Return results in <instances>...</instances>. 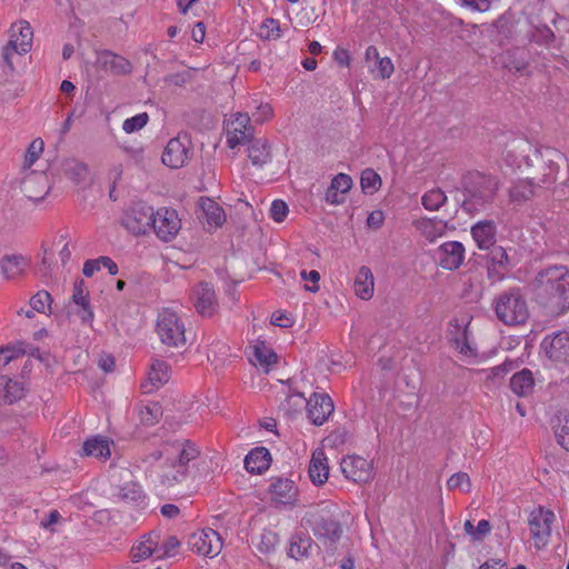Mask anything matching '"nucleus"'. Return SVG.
Masks as SVG:
<instances>
[{
	"instance_id": "nucleus-1",
	"label": "nucleus",
	"mask_w": 569,
	"mask_h": 569,
	"mask_svg": "<svg viewBox=\"0 0 569 569\" xmlns=\"http://www.w3.org/2000/svg\"><path fill=\"white\" fill-rule=\"evenodd\" d=\"M536 291L540 301L552 312L562 313L569 309V269L552 266L536 277Z\"/></svg>"
},
{
	"instance_id": "nucleus-2",
	"label": "nucleus",
	"mask_w": 569,
	"mask_h": 569,
	"mask_svg": "<svg viewBox=\"0 0 569 569\" xmlns=\"http://www.w3.org/2000/svg\"><path fill=\"white\" fill-rule=\"evenodd\" d=\"M200 456L199 448L187 439H180L172 460L166 461L158 475L159 486L173 488L188 482L194 476L193 461Z\"/></svg>"
},
{
	"instance_id": "nucleus-3",
	"label": "nucleus",
	"mask_w": 569,
	"mask_h": 569,
	"mask_svg": "<svg viewBox=\"0 0 569 569\" xmlns=\"http://www.w3.org/2000/svg\"><path fill=\"white\" fill-rule=\"evenodd\" d=\"M497 177L479 171L468 172L462 179L465 199L462 209L469 213L483 210L492 203L499 189Z\"/></svg>"
},
{
	"instance_id": "nucleus-4",
	"label": "nucleus",
	"mask_w": 569,
	"mask_h": 569,
	"mask_svg": "<svg viewBox=\"0 0 569 569\" xmlns=\"http://www.w3.org/2000/svg\"><path fill=\"white\" fill-rule=\"evenodd\" d=\"M493 308L496 317L506 326H521L529 319L528 302L520 288H511L499 293Z\"/></svg>"
},
{
	"instance_id": "nucleus-5",
	"label": "nucleus",
	"mask_w": 569,
	"mask_h": 569,
	"mask_svg": "<svg viewBox=\"0 0 569 569\" xmlns=\"http://www.w3.org/2000/svg\"><path fill=\"white\" fill-rule=\"evenodd\" d=\"M156 331L160 341L167 347L179 349L187 345L186 325L181 317L170 308L159 311Z\"/></svg>"
},
{
	"instance_id": "nucleus-6",
	"label": "nucleus",
	"mask_w": 569,
	"mask_h": 569,
	"mask_svg": "<svg viewBox=\"0 0 569 569\" xmlns=\"http://www.w3.org/2000/svg\"><path fill=\"white\" fill-rule=\"evenodd\" d=\"M154 217L156 212L152 207L138 202L124 212L121 223L132 234L140 236L152 228Z\"/></svg>"
},
{
	"instance_id": "nucleus-7",
	"label": "nucleus",
	"mask_w": 569,
	"mask_h": 569,
	"mask_svg": "<svg viewBox=\"0 0 569 569\" xmlns=\"http://www.w3.org/2000/svg\"><path fill=\"white\" fill-rule=\"evenodd\" d=\"M191 153V141L188 134H178L167 143L161 160L164 166L179 169L187 163Z\"/></svg>"
},
{
	"instance_id": "nucleus-8",
	"label": "nucleus",
	"mask_w": 569,
	"mask_h": 569,
	"mask_svg": "<svg viewBox=\"0 0 569 569\" xmlns=\"http://www.w3.org/2000/svg\"><path fill=\"white\" fill-rule=\"evenodd\" d=\"M188 546L193 552L212 558L221 552L222 539L217 531L207 528L189 535Z\"/></svg>"
},
{
	"instance_id": "nucleus-9",
	"label": "nucleus",
	"mask_w": 569,
	"mask_h": 569,
	"mask_svg": "<svg viewBox=\"0 0 569 569\" xmlns=\"http://www.w3.org/2000/svg\"><path fill=\"white\" fill-rule=\"evenodd\" d=\"M181 228V220L173 209L160 208L156 211L152 229L163 241L172 240Z\"/></svg>"
},
{
	"instance_id": "nucleus-10",
	"label": "nucleus",
	"mask_w": 569,
	"mask_h": 569,
	"mask_svg": "<svg viewBox=\"0 0 569 569\" xmlns=\"http://www.w3.org/2000/svg\"><path fill=\"white\" fill-rule=\"evenodd\" d=\"M227 144L233 149L237 146L247 143L253 138V128L250 126L248 113H237L234 119L227 123Z\"/></svg>"
},
{
	"instance_id": "nucleus-11",
	"label": "nucleus",
	"mask_w": 569,
	"mask_h": 569,
	"mask_svg": "<svg viewBox=\"0 0 569 569\" xmlns=\"http://www.w3.org/2000/svg\"><path fill=\"white\" fill-rule=\"evenodd\" d=\"M555 513L548 509L539 507L529 516V528L531 538L536 546L545 545L551 533V525L555 521Z\"/></svg>"
},
{
	"instance_id": "nucleus-12",
	"label": "nucleus",
	"mask_w": 569,
	"mask_h": 569,
	"mask_svg": "<svg viewBox=\"0 0 569 569\" xmlns=\"http://www.w3.org/2000/svg\"><path fill=\"white\" fill-rule=\"evenodd\" d=\"M340 467L345 477L353 482H368L373 476L371 462L357 455L345 457Z\"/></svg>"
},
{
	"instance_id": "nucleus-13",
	"label": "nucleus",
	"mask_w": 569,
	"mask_h": 569,
	"mask_svg": "<svg viewBox=\"0 0 569 569\" xmlns=\"http://www.w3.org/2000/svg\"><path fill=\"white\" fill-rule=\"evenodd\" d=\"M50 182L43 171H30L21 181L24 196L33 201H40L50 190Z\"/></svg>"
},
{
	"instance_id": "nucleus-14",
	"label": "nucleus",
	"mask_w": 569,
	"mask_h": 569,
	"mask_svg": "<svg viewBox=\"0 0 569 569\" xmlns=\"http://www.w3.org/2000/svg\"><path fill=\"white\" fill-rule=\"evenodd\" d=\"M131 476V471L127 468L116 469L112 473L113 481H124L122 486L118 485L117 492V497L124 502H138L143 498L141 487L134 481H129Z\"/></svg>"
},
{
	"instance_id": "nucleus-15",
	"label": "nucleus",
	"mask_w": 569,
	"mask_h": 569,
	"mask_svg": "<svg viewBox=\"0 0 569 569\" xmlns=\"http://www.w3.org/2000/svg\"><path fill=\"white\" fill-rule=\"evenodd\" d=\"M308 418L316 426L323 425L333 412L335 406L326 393H313L306 405Z\"/></svg>"
},
{
	"instance_id": "nucleus-16",
	"label": "nucleus",
	"mask_w": 569,
	"mask_h": 569,
	"mask_svg": "<svg viewBox=\"0 0 569 569\" xmlns=\"http://www.w3.org/2000/svg\"><path fill=\"white\" fill-rule=\"evenodd\" d=\"M436 257L442 268L456 270L465 260V247L458 241L445 242L436 250Z\"/></svg>"
},
{
	"instance_id": "nucleus-17",
	"label": "nucleus",
	"mask_w": 569,
	"mask_h": 569,
	"mask_svg": "<svg viewBox=\"0 0 569 569\" xmlns=\"http://www.w3.org/2000/svg\"><path fill=\"white\" fill-rule=\"evenodd\" d=\"M542 348L549 359L557 362L569 361V332L561 331L542 341Z\"/></svg>"
},
{
	"instance_id": "nucleus-18",
	"label": "nucleus",
	"mask_w": 569,
	"mask_h": 569,
	"mask_svg": "<svg viewBox=\"0 0 569 569\" xmlns=\"http://www.w3.org/2000/svg\"><path fill=\"white\" fill-rule=\"evenodd\" d=\"M96 63L98 68L116 76L129 74L132 71L128 59L109 50L98 52Z\"/></svg>"
},
{
	"instance_id": "nucleus-19",
	"label": "nucleus",
	"mask_w": 569,
	"mask_h": 569,
	"mask_svg": "<svg viewBox=\"0 0 569 569\" xmlns=\"http://www.w3.org/2000/svg\"><path fill=\"white\" fill-rule=\"evenodd\" d=\"M194 308L203 317H211L217 310L218 303L213 287L208 282H201L193 289Z\"/></svg>"
},
{
	"instance_id": "nucleus-20",
	"label": "nucleus",
	"mask_w": 569,
	"mask_h": 569,
	"mask_svg": "<svg viewBox=\"0 0 569 569\" xmlns=\"http://www.w3.org/2000/svg\"><path fill=\"white\" fill-rule=\"evenodd\" d=\"M10 44L16 53L23 54L31 50L33 32L27 21L13 23L10 29Z\"/></svg>"
},
{
	"instance_id": "nucleus-21",
	"label": "nucleus",
	"mask_w": 569,
	"mask_h": 569,
	"mask_svg": "<svg viewBox=\"0 0 569 569\" xmlns=\"http://www.w3.org/2000/svg\"><path fill=\"white\" fill-rule=\"evenodd\" d=\"M269 491L272 502L277 505H293L297 501L298 488L290 479H276L271 482Z\"/></svg>"
},
{
	"instance_id": "nucleus-22",
	"label": "nucleus",
	"mask_w": 569,
	"mask_h": 569,
	"mask_svg": "<svg viewBox=\"0 0 569 569\" xmlns=\"http://www.w3.org/2000/svg\"><path fill=\"white\" fill-rule=\"evenodd\" d=\"M488 276L492 280H501L511 266L505 248L492 246L488 253Z\"/></svg>"
},
{
	"instance_id": "nucleus-23",
	"label": "nucleus",
	"mask_w": 569,
	"mask_h": 569,
	"mask_svg": "<svg viewBox=\"0 0 569 569\" xmlns=\"http://www.w3.org/2000/svg\"><path fill=\"white\" fill-rule=\"evenodd\" d=\"M308 475L315 486H322L327 482L329 477V466L328 459L322 449L313 451L309 462Z\"/></svg>"
},
{
	"instance_id": "nucleus-24",
	"label": "nucleus",
	"mask_w": 569,
	"mask_h": 569,
	"mask_svg": "<svg viewBox=\"0 0 569 569\" xmlns=\"http://www.w3.org/2000/svg\"><path fill=\"white\" fill-rule=\"evenodd\" d=\"M497 227L492 220H482L471 228V234L481 250H489L496 243Z\"/></svg>"
},
{
	"instance_id": "nucleus-25",
	"label": "nucleus",
	"mask_w": 569,
	"mask_h": 569,
	"mask_svg": "<svg viewBox=\"0 0 569 569\" xmlns=\"http://www.w3.org/2000/svg\"><path fill=\"white\" fill-rule=\"evenodd\" d=\"M170 378L169 366L162 360L154 359L150 366L148 373V380L141 387L144 393H150L156 389H159Z\"/></svg>"
},
{
	"instance_id": "nucleus-26",
	"label": "nucleus",
	"mask_w": 569,
	"mask_h": 569,
	"mask_svg": "<svg viewBox=\"0 0 569 569\" xmlns=\"http://www.w3.org/2000/svg\"><path fill=\"white\" fill-rule=\"evenodd\" d=\"M271 462V455L264 447L252 449L244 458V468L250 473H262Z\"/></svg>"
},
{
	"instance_id": "nucleus-27",
	"label": "nucleus",
	"mask_w": 569,
	"mask_h": 569,
	"mask_svg": "<svg viewBox=\"0 0 569 569\" xmlns=\"http://www.w3.org/2000/svg\"><path fill=\"white\" fill-rule=\"evenodd\" d=\"M248 142V158L253 166L262 167L271 161V146L266 139L251 138Z\"/></svg>"
},
{
	"instance_id": "nucleus-28",
	"label": "nucleus",
	"mask_w": 569,
	"mask_h": 569,
	"mask_svg": "<svg viewBox=\"0 0 569 569\" xmlns=\"http://www.w3.org/2000/svg\"><path fill=\"white\" fill-rule=\"evenodd\" d=\"M536 196V187L531 180L516 181L509 189V201L515 207H520Z\"/></svg>"
},
{
	"instance_id": "nucleus-29",
	"label": "nucleus",
	"mask_w": 569,
	"mask_h": 569,
	"mask_svg": "<svg viewBox=\"0 0 569 569\" xmlns=\"http://www.w3.org/2000/svg\"><path fill=\"white\" fill-rule=\"evenodd\" d=\"M88 291L86 283L82 279H78L73 286L72 301L80 307L78 316L83 322L90 321L93 318V312L89 307Z\"/></svg>"
},
{
	"instance_id": "nucleus-30",
	"label": "nucleus",
	"mask_w": 569,
	"mask_h": 569,
	"mask_svg": "<svg viewBox=\"0 0 569 569\" xmlns=\"http://www.w3.org/2000/svg\"><path fill=\"white\" fill-rule=\"evenodd\" d=\"M144 539L131 550L132 560L138 562L146 559L159 551L158 546L160 542L159 532L152 531L143 537Z\"/></svg>"
},
{
	"instance_id": "nucleus-31",
	"label": "nucleus",
	"mask_w": 569,
	"mask_h": 569,
	"mask_svg": "<svg viewBox=\"0 0 569 569\" xmlns=\"http://www.w3.org/2000/svg\"><path fill=\"white\" fill-rule=\"evenodd\" d=\"M510 388L519 397H528L535 388V379L529 369H522L510 379Z\"/></svg>"
},
{
	"instance_id": "nucleus-32",
	"label": "nucleus",
	"mask_w": 569,
	"mask_h": 569,
	"mask_svg": "<svg viewBox=\"0 0 569 569\" xmlns=\"http://www.w3.org/2000/svg\"><path fill=\"white\" fill-rule=\"evenodd\" d=\"M373 274L368 267H361L355 280V292L363 300H368L373 295Z\"/></svg>"
},
{
	"instance_id": "nucleus-33",
	"label": "nucleus",
	"mask_w": 569,
	"mask_h": 569,
	"mask_svg": "<svg viewBox=\"0 0 569 569\" xmlns=\"http://www.w3.org/2000/svg\"><path fill=\"white\" fill-rule=\"evenodd\" d=\"M83 453L88 457L107 459L110 457V441L106 437L97 436L83 443Z\"/></svg>"
},
{
	"instance_id": "nucleus-34",
	"label": "nucleus",
	"mask_w": 569,
	"mask_h": 569,
	"mask_svg": "<svg viewBox=\"0 0 569 569\" xmlns=\"http://www.w3.org/2000/svg\"><path fill=\"white\" fill-rule=\"evenodd\" d=\"M178 445H180V439L174 441H166L160 446V448L144 455L141 458V461L142 463L152 465L162 458H164L166 461L172 460L174 458V453L177 452Z\"/></svg>"
},
{
	"instance_id": "nucleus-35",
	"label": "nucleus",
	"mask_w": 569,
	"mask_h": 569,
	"mask_svg": "<svg viewBox=\"0 0 569 569\" xmlns=\"http://www.w3.org/2000/svg\"><path fill=\"white\" fill-rule=\"evenodd\" d=\"M200 207L207 221L212 227H221L226 221V214L223 209L213 200L201 198Z\"/></svg>"
},
{
	"instance_id": "nucleus-36",
	"label": "nucleus",
	"mask_w": 569,
	"mask_h": 569,
	"mask_svg": "<svg viewBox=\"0 0 569 569\" xmlns=\"http://www.w3.org/2000/svg\"><path fill=\"white\" fill-rule=\"evenodd\" d=\"M529 66L528 51L523 48H516L507 53L505 67L516 73H523Z\"/></svg>"
},
{
	"instance_id": "nucleus-37",
	"label": "nucleus",
	"mask_w": 569,
	"mask_h": 569,
	"mask_svg": "<svg viewBox=\"0 0 569 569\" xmlns=\"http://www.w3.org/2000/svg\"><path fill=\"white\" fill-rule=\"evenodd\" d=\"M61 170L74 183L84 181L88 176L87 164L73 158L63 160Z\"/></svg>"
},
{
	"instance_id": "nucleus-38",
	"label": "nucleus",
	"mask_w": 569,
	"mask_h": 569,
	"mask_svg": "<svg viewBox=\"0 0 569 569\" xmlns=\"http://www.w3.org/2000/svg\"><path fill=\"white\" fill-rule=\"evenodd\" d=\"M27 267L22 256H4L1 260V271L7 279H16L21 276Z\"/></svg>"
},
{
	"instance_id": "nucleus-39",
	"label": "nucleus",
	"mask_w": 569,
	"mask_h": 569,
	"mask_svg": "<svg viewBox=\"0 0 569 569\" xmlns=\"http://www.w3.org/2000/svg\"><path fill=\"white\" fill-rule=\"evenodd\" d=\"M416 227L428 240L433 241L443 233L446 224L441 220L423 218L416 221Z\"/></svg>"
},
{
	"instance_id": "nucleus-40",
	"label": "nucleus",
	"mask_w": 569,
	"mask_h": 569,
	"mask_svg": "<svg viewBox=\"0 0 569 569\" xmlns=\"http://www.w3.org/2000/svg\"><path fill=\"white\" fill-rule=\"evenodd\" d=\"M316 532L320 537L327 538L331 541H336L337 539L340 538L342 529L337 520L331 518H322L317 525Z\"/></svg>"
},
{
	"instance_id": "nucleus-41",
	"label": "nucleus",
	"mask_w": 569,
	"mask_h": 569,
	"mask_svg": "<svg viewBox=\"0 0 569 569\" xmlns=\"http://www.w3.org/2000/svg\"><path fill=\"white\" fill-rule=\"evenodd\" d=\"M0 386L3 385V393L2 400L7 405H12L17 400L23 397V388L18 381H12L11 379H7L6 376L0 377Z\"/></svg>"
},
{
	"instance_id": "nucleus-42",
	"label": "nucleus",
	"mask_w": 569,
	"mask_h": 569,
	"mask_svg": "<svg viewBox=\"0 0 569 569\" xmlns=\"http://www.w3.org/2000/svg\"><path fill=\"white\" fill-rule=\"evenodd\" d=\"M312 548V540L309 537L293 536L290 542L288 555L291 558L300 559L307 557Z\"/></svg>"
},
{
	"instance_id": "nucleus-43",
	"label": "nucleus",
	"mask_w": 569,
	"mask_h": 569,
	"mask_svg": "<svg viewBox=\"0 0 569 569\" xmlns=\"http://www.w3.org/2000/svg\"><path fill=\"white\" fill-rule=\"evenodd\" d=\"M447 199L448 198L442 190L431 189L422 196L421 203L425 209L429 211H437L447 202Z\"/></svg>"
},
{
	"instance_id": "nucleus-44",
	"label": "nucleus",
	"mask_w": 569,
	"mask_h": 569,
	"mask_svg": "<svg viewBox=\"0 0 569 569\" xmlns=\"http://www.w3.org/2000/svg\"><path fill=\"white\" fill-rule=\"evenodd\" d=\"M253 357L256 360V365L259 363L260 366L266 368H268L272 363H276L277 361V355L263 342H259L253 347Z\"/></svg>"
},
{
	"instance_id": "nucleus-45",
	"label": "nucleus",
	"mask_w": 569,
	"mask_h": 569,
	"mask_svg": "<svg viewBox=\"0 0 569 569\" xmlns=\"http://www.w3.org/2000/svg\"><path fill=\"white\" fill-rule=\"evenodd\" d=\"M360 183L366 193L372 194L381 187V178L372 169H366L361 173Z\"/></svg>"
},
{
	"instance_id": "nucleus-46",
	"label": "nucleus",
	"mask_w": 569,
	"mask_h": 569,
	"mask_svg": "<svg viewBox=\"0 0 569 569\" xmlns=\"http://www.w3.org/2000/svg\"><path fill=\"white\" fill-rule=\"evenodd\" d=\"M52 298L51 295L46 290L38 291L30 299V307L40 313L51 312Z\"/></svg>"
},
{
	"instance_id": "nucleus-47",
	"label": "nucleus",
	"mask_w": 569,
	"mask_h": 569,
	"mask_svg": "<svg viewBox=\"0 0 569 569\" xmlns=\"http://www.w3.org/2000/svg\"><path fill=\"white\" fill-rule=\"evenodd\" d=\"M43 146H44V143L40 138L34 139L29 144L26 156H24L23 166H22V169L24 171L29 170L32 167V164L39 159L40 154L43 151Z\"/></svg>"
},
{
	"instance_id": "nucleus-48",
	"label": "nucleus",
	"mask_w": 569,
	"mask_h": 569,
	"mask_svg": "<svg viewBox=\"0 0 569 569\" xmlns=\"http://www.w3.org/2000/svg\"><path fill=\"white\" fill-rule=\"evenodd\" d=\"M555 40V33L547 26L536 27L529 33V41L539 46H549Z\"/></svg>"
},
{
	"instance_id": "nucleus-49",
	"label": "nucleus",
	"mask_w": 569,
	"mask_h": 569,
	"mask_svg": "<svg viewBox=\"0 0 569 569\" xmlns=\"http://www.w3.org/2000/svg\"><path fill=\"white\" fill-rule=\"evenodd\" d=\"M555 436L557 442L569 451V418H558V423L555 426Z\"/></svg>"
},
{
	"instance_id": "nucleus-50",
	"label": "nucleus",
	"mask_w": 569,
	"mask_h": 569,
	"mask_svg": "<svg viewBox=\"0 0 569 569\" xmlns=\"http://www.w3.org/2000/svg\"><path fill=\"white\" fill-rule=\"evenodd\" d=\"M149 121L147 112L139 113L134 117L128 118L122 123V129L126 133H132L142 129Z\"/></svg>"
},
{
	"instance_id": "nucleus-51",
	"label": "nucleus",
	"mask_w": 569,
	"mask_h": 569,
	"mask_svg": "<svg viewBox=\"0 0 569 569\" xmlns=\"http://www.w3.org/2000/svg\"><path fill=\"white\" fill-rule=\"evenodd\" d=\"M307 401L302 393H292L281 403V408L288 413L298 412L306 407Z\"/></svg>"
},
{
	"instance_id": "nucleus-52",
	"label": "nucleus",
	"mask_w": 569,
	"mask_h": 569,
	"mask_svg": "<svg viewBox=\"0 0 569 569\" xmlns=\"http://www.w3.org/2000/svg\"><path fill=\"white\" fill-rule=\"evenodd\" d=\"M161 416V407L158 403L146 406L140 410V419L146 425H154Z\"/></svg>"
},
{
	"instance_id": "nucleus-53",
	"label": "nucleus",
	"mask_w": 569,
	"mask_h": 569,
	"mask_svg": "<svg viewBox=\"0 0 569 569\" xmlns=\"http://www.w3.org/2000/svg\"><path fill=\"white\" fill-rule=\"evenodd\" d=\"M280 24L274 19H266L261 26L260 34L266 39H278L280 38Z\"/></svg>"
},
{
	"instance_id": "nucleus-54",
	"label": "nucleus",
	"mask_w": 569,
	"mask_h": 569,
	"mask_svg": "<svg viewBox=\"0 0 569 569\" xmlns=\"http://www.w3.org/2000/svg\"><path fill=\"white\" fill-rule=\"evenodd\" d=\"M447 485L450 490L461 489L465 491H469L470 487H471L470 478L466 472H457V473L452 475L449 478Z\"/></svg>"
},
{
	"instance_id": "nucleus-55",
	"label": "nucleus",
	"mask_w": 569,
	"mask_h": 569,
	"mask_svg": "<svg viewBox=\"0 0 569 569\" xmlns=\"http://www.w3.org/2000/svg\"><path fill=\"white\" fill-rule=\"evenodd\" d=\"M330 187L332 190L346 194L352 187V179L348 174L339 173L332 179Z\"/></svg>"
},
{
	"instance_id": "nucleus-56",
	"label": "nucleus",
	"mask_w": 569,
	"mask_h": 569,
	"mask_svg": "<svg viewBox=\"0 0 569 569\" xmlns=\"http://www.w3.org/2000/svg\"><path fill=\"white\" fill-rule=\"evenodd\" d=\"M288 206L282 200H274L270 208V216L276 222H282L288 214Z\"/></svg>"
},
{
	"instance_id": "nucleus-57",
	"label": "nucleus",
	"mask_w": 569,
	"mask_h": 569,
	"mask_svg": "<svg viewBox=\"0 0 569 569\" xmlns=\"http://www.w3.org/2000/svg\"><path fill=\"white\" fill-rule=\"evenodd\" d=\"M378 67V76L381 79H389L393 73L395 67L390 58H380L375 62Z\"/></svg>"
},
{
	"instance_id": "nucleus-58",
	"label": "nucleus",
	"mask_w": 569,
	"mask_h": 569,
	"mask_svg": "<svg viewBox=\"0 0 569 569\" xmlns=\"http://www.w3.org/2000/svg\"><path fill=\"white\" fill-rule=\"evenodd\" d=\"M180 546V541L176 536H169L162 546V552L158 555L161 557H172L176 552V549Z\"/></svg>"
},
{
	"instance_id": "nucleus-59",
	"label": "nucleus",
	"mask_w": 569,
	"mask_h": 569,
	"mask_svg": "<svg viewBox=\"0 0 569 569\" xmlns=\"http://www.w3.org/2000/svg\"><path fill=\"white\" fill-rule=\"evenodd\" d=\"M461 3L473 11L486 12L490 9L491 0H460Z\"/></svg>"
},
{
	"instance_id": "nucleus-60",
	"label": "nucleus",
	"mask_w": 569,
	"mask_h": 569,
	"mask_svg": "<svg viewBox=\"0 0 569 569\" xmlns=\"http://www.w3.org/2000/svg\"><path fill=\"white\" fill-rule=\"evenodd\" d=\"M277 537L273 532L268 531L261 535V541L259 545V550L262 552H269L273 549Z\"/></svg>"
},
{
	"instance_id": "nucleus-61",
	"label": "nucleus",
	"mask_w": 569,
	"mask_h": 569,
	"mask_svg": "<svg viewBox=\"0 0 569 569\" xmlns=\"http://www.w3.org/2000/svg\"><path fill=\"white\" fill-rule=\"evenodd\" d=\"M123 151L128 154L130 160H132L137 164H141L144 161V150L140 147H129L124 146Z\"/></svg>"
},
{
	"instance_id": "nucleus-62",
	"label": "nucleus",
	"mask_w": 569,
	"mask_h": 569,
	"mask_svg": "<svg viewBox=\"0 0 569 569\" xmlns=\"http://www.w3.org/2000/svg\"><path fill=\"white\" fill-rule=\"evenodd\" d=\"M385 221V214L381 210L372 211L367 218V226L369 228L379 229Z\"/></svg>"
},
{
	"instance_id": "nucleus-63",
	"label": "nucleus",
	"mask_w": 569,
	"mask_h": 569,
	"mask_svg": "<svg viewBox=\"0 0 569 569\" xmlns=\"http://www.w3.org/2000/svg\"><path fill=\"white\" fill-rule=\"evenodd\" d=\"M272 116V108L268 103H261L257 107V112L253 114L254 121L263 122Z\"/></svg>"
},
{
	"instance_id": "nucleus-64",
	"label": "nucleus",
	"mask_w": 569,
	"mask_h": 569,
	"mask_svg": "<svg viewBox=\"0 0 569 569\" xmlns=\"http://www.w3.org/2000/svg\"><path fill=\"white\" fill-rule=\"evenodd\" d=\"M271 323L281 328H289L292 326V320L287 315L276 311L271 317Z\"/></svg>"
}]
</instances>
